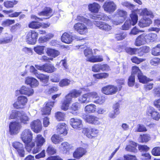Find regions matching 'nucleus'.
<instances>
[{"instance_id":"19","label":"nucleus","mask_w":160,"mask_h":160,"mask_svg":"<svg viewBox=\"0 0 160 160\" xmlns=\"http://www.w3.org/2000/svg\"><path fill=\"white\" fill-rule=\"evenodd\" d=\"M86 121L89 123L95 125H99L102 123L101 120L99 118L93 115L87 116Z\"/></svg>"},{"instance_id":"60","label":"nucleus","mask_w":160,"mask_h":160,"mask_svg":"<svg viewBox=\"0 0 160 160\" xmlns=\"http://www.w3.org/2000/svg\"><path fill=\"white\" fill-rule=\"evenodd\" d=\"M98 99H97L96 100L94 101V102L96 104H103L105 101L106 98L104 96H101L98 98Z\"/></svg>"},{"instance_id":"40","label":"nucleus","mask_w":160,"mask_h":160,"mask_svg":"<svg viewBox=\"0 0 160 160\" xmlns=\"http://www.w3.org/2000/svg\"><path fill=\"white\" fill-rule=\"evenodd\" d=\"M89 102H93L99 98L98 94L96 92H92L88 93Z\"/></svg>"},{"instance_id":"24","label":"nucleus","mask_w":160,"mask_h":160,"mask_svg":"<svg viewBox=\"0 0 160 160\" xmlns=\"http://www.w3.org/2000/svg\"><path fill=\"white\" fill-rule=\"evenodd\" d=\"M25 82L29 85L31 88H35L38 86L39 82L35 78L32 77H27L26 78Z\"/></svg>"},{"instance_id":"8","label":"nucleus","mask_w":160,"mask_h":160,"mask_svg":"<svg viewBox=\"0 0 160 160\" xmlns=\"http://www.w3.org/2000/svg\"><path fill=\"white\" fill-rule=\"evenodd\" d=\"M38 35V33L35 31H31L28 33L26 36L27 42L29 44H35L37 41Z\"/></svg>"},{"instance_id":"41","label":"nucleus","mask_w":160,"mask_h":160,"mask_svg":"<svg viewBox=\"0 0 160 160\" xmlns=\"http://www.w3.org/2000/svg\"><path fill=\"white\" fill-rule=\"evenodd\" d=\"M89 100L88 93L82 95L79 97L78 98V101L81 103L89 102Z\"/></svg>"},{"instance_id":"6","label":"nucleus","mask_w":160,"mask_h":160,"mask_svg":"<svg viewBox=\"0 0 160 160\" xmlns=\"http://www.w3.org/2000/svg\"><path fill=\"white\" fill-rule=\"evenodd\" d=\"M99 132V130L95 128H84L82 131V132L89 138L97 136Z\"/></svg>"},{"instance_id":"63","label":"nucleus","mask_w":160,"mask_h":160,"mask_svg":"<svg viewBox=\"0 0 160 160\" xmlns=\"http://www.w3.org/2000/svg\"><path fill=\"white\" fill-rule=\"evenodd\" d=\"M92 71L94 72H99L101 70L100 64H94L92 67Z\"/></svg>"},{"instance_id":"20","label":"nucleus","mask_w":160,"mask_h":160,"mask_svg":"<svg viewBox=\"0 0 160 160\" xmlns=\"http://www.w3.org/2000/svg\"><path fill=\"white\" fill-rule=\"evenodd\" d=\"M90 18L93 19H98L105 21L110 20L109 17L104 13H100L98 14H93L90 15Z\"/></svg>"},{"instance_id":"61","label":"nucleus","mask_w":160,"mask_h":160,"mask_svg":"<svg viewBox=\"0 0 160 160\" xmlns=\"http://www.w3.org/2000/svg\"><path fill=\"white\" fill-rule=\"evenodd\" d=\"M152 153L154 156H160V148L157 147L154 148L152 150Z\"/></svg>"},{"instance_id":"25","label":"nucleus","mask_w":160,"mask_h":160,"mask_svg":"<svg viewBox=\"0 0 160 160\" xmlns=\"http://www.w3.org/2000/svg\"><path fill=\"white\" fill-rule=\"evenodd\" d=\"M39 16H44L46 17L44 19H48L52 15V10L49 7H46L42 12L38 13Z\"/></svg>"},{"instance_id":"28","label":"nucleus","mask_w":160,"mask_h":160,"mask_svg":"<svg viewBox=\"0 0 160 160\" xmlns=\"http://www.w3.org/2000/svg\"><path fill=\"white\" fill-rule=\"evenodd\" d=\"M62 41L65 43H70L73 40L72 36L67 32L64 33L61 37Z\"/></svg>"},{"instance_id":"64","label":"nucleus","mask_w":160,"mask_h":160,"mask_svg":"<svg viewBox=\"0 0 160 160\" xmlns=\"http://www.w3.org/2000/svg\"><path fill=\"white\" fill-rule=\"evenodd\" d=\"M47 152L50 155L54 154L56 152V150L52 146H49L47 149Z\"/></svg>"},{"instance_id":"45","label":"nucleus","mask_w":160,"mask_h":160,"mask_svg":"<svg viewBox=\"0 0 160 160\" xmlns=\"http://www.w3.org/2000/svg\"><path fill=\"white\" fill-rule=\"evenodd\" d=\"M76 20L77 21L83 22L88 24L91 23V22L89 19L85 18L84 17L81 15H78Z\"/></svg>"},{"instance_id":"47","label":"nucleus","mask_w":160,"mask_h":160,"mask_svg":"<svg viewBox=\"0 0 160 160\" xmlns=\"http://www.w3.org/2000/svg\"><path fill=\"white\" fill-rule=\"evenodd\" d=\"M127 36V34L125 32H120L115 34V38L117 40H121L124 39Z\"/></svg>"},{"instance_id":"7","label":"nucleus","mask_w":160,"mask_h":160,"mask_svg":"<svg viewBox=\"0 0 160 160\" xmlns=\"http://www.w3.org/2000/svg\"><path fill=\"white\" fill-rule=\"evenodd\" d=\"M74 30L81 35L86 34L88 32V28L83 23L78 22L75 23L73 27Z\"/></svg>"},{"instance_id":"31","label":"nucleus","mask_w":160,"mask_h":160,"mask_svg":"<svg viewBox=\"0 0 160 160\" xmlns=\"http://www.w3.org/2000/svg\"><path fill=\"white\" fill-rule=\"evenodd\" d=\"M79 103L78 102H74L72 103L70 107V109L72 110L71 113L74 115H76L78 113V111L80 108Z\"/></svg>"},{"instance_id":"23","label":"nucleus","mask_w":160,"mask_h":160,"mask_svg":"<svg viewBox=\"0 0 160 160\" xmlns=\"http://www.w3.org/2000/svg\"><path fill=\"white\" fill-rule=\"evenodd\" d=\"M137 13L141 16H147L152 18L154 17V14L150 10L146 8L137 10Z\"/></svg>"},{"instance_id":"14","label":"nucleus","mask_w":160,"mask_h":160,"mask_svg":"<svg viewBox=\"0 0 160 160\" xmlns=\"http://www.w3.org/2000/svg\"><path fill=\"white\" fill-rule=\"evenodd\" d=\"M30 126L33 132L37 133L40 132L42 129L41 123L39 119L32 121L30 123Z\"/></svg>"},{"instance_id":"52","label":"nucleus","mask_w":160,"mask_h":160,"mask_svg":"<svg viewBox=\"0 0 160 160\" xmlns=\"http://www.w3.org/2000/svg\"><path fill=\"white\" fill-rule=\"evenodd\" d=\"M82 93V92L80 90H73L71 91L69 93L73 98H76L80 96Z\"/></svg>"},{"instance_id":"39","label":"nucleus","mask_w":160,"mask_h":160,"mask_svg":"<svg viewBox=\"0 0 160 160\" xmlns=\"http://www.w3.org/2000/svg\"><path fill=\"white\" fill-rule=\"evenodd\" d=\"M88 60L90 62H95L103 61V58L102 57L101 55L94 56L93 55L92 58L88 59Z\"/></svg>"},{"instance_id":"53","label":"nucleus","mask_w":160,"mask_h":160,"mask_svg":"<svg viewBox=\"0 0 160 160\" xmlns=\"http://www.w3.org/2000/svg\"><path fill=\"white\" fill-rule=\"evenodd\" d=\"M18 3V1L12 0V1H7L4 2V5L7 8H12Z\"/></svg>"},{"instance_id":"54","label":"nucleus","mask_w":160,"mask_h":160,"mask_svg":"<svg viewBox=\"0 0 160 160\" xmlns=\"http://www.w3.org/2000/svg\"><path fill=\"white\" fill-rule=\"evenodd\" d=\"M137 127L136 128H135V132H145L147 131L146 127L143 125L138 124L137 125Z\"/></svg>"},{"instance_id":"11","label":"nucleus","mask_w":160,"mask_h":160,"mask_svg":"<svg viewBox=\"0 0 160 160\" xmlns=\"http://www.w3.org/2000/svg\"><path fill=\"white\" fill-rule=\"evenodd\" d=\"M92 22L96 26L98 27L99 29L106 31H109L112 28L111 26L105 22L94 20L92 21Z\"/></svg>"},{"instance_id":"44","label":"nucleus","mask_w":160,"mask_h":160,"mask_svg":"<svg viewBox=\"0 0 160 160\" xmlns=\"http://www.w3.org/2000/svg\"><path fill=\"white\" fill-rule=\"evenodd\" d=\"M41 26V23L37 21H32L28 25L29 28L35 29L39 28Z\"/></svg>"},{"instance_id":"30","label":"nucleus","mask_w":160,"mask_h":160,"mask_svg":"<svg viewBox=\"0 0 160 160\" xmlns=\"http://www.w3.org/2000/svg\"><path fill=\"white\" fill-rule=\"evenodd\" d=\"M88 8L89 10L92 12L97 13L98 12L101 6L98 3L94 2L89 4Z\"/></svg>"},{"instance_id":"27","label":"nucleus","mask_w":160,"mask_h":160,"mask_svg":"<svg viewBox=\"0 0 160 160\" xmlns=\"http://www.w3.org/2000/svg\"><path fill=\"white\" fill-rule=\"evenodd\" d=\"M22 112L13 110L11 111L9 117V119H18L22 115Z\"/></svg>"},{"instance_id":"37","label":"nucleus","mask_w":160,"mask_h":160,"mask_svg":"<svg viewBox=\"0 0 160 160\" xmlns=\"http://www.w3.org/2000/svg\"><path fill=\"white\" fill-rule=\"evenodd\" d=\"M13 36L11 34H7L3 38L0 39V44L11 42L12 40Z\"/></svg>"},{"instance_id":"3","label":"nucleus","mask_w":160,"mask_h":160,"mask_svg":"<svg viewBox=\"0 0 160 160\" xmlns=\"http://www.w3.org/2000/svg\"><path fill=\"white\" fill-rule=\"evenodd\" d=\"M35 142L36 143V146H34V147L32 151L33 154L38 153L41 150V147L45 142V140L41 135L39 134L36 138Z\"/></svg>"},{"instance_id":"12","label":"nucleus","mask_w":160,"mask_h":160,"mask_svg":"<svg viewBox=\"0 0 160 160\" xmlns=\"http://www.w3.org/2000/svg\"><path fill=\"white\" fill-rule=\"evenodd\" d=\"M13 147L16 149L18 155L22 157H24L25 151L23 144L19 142H15L12 143Z\"/></svg>"},{"instance_id":"36","label":"nucleus","mask_w":160,"mask_h":160,"mask_svg":"<svg viewBox=\"0 0 160 160\" xmlns=\"http://www.w3.org/2000/svg\"><path fill=\"white\" fill-rule=\"evenodd\" d=\"M146 36L147 43L153 42L157 39V35L155 33H146Z\"/></svg>"},{"instance_id":"26","label":"nucleus","mask_w":160,"mask_h":160,"mask_svg":"<svg viewBox=\"0 0 160 160\" xmlns=\"http://www.w3.org/2000/svg\"><path fill=\"white\" fill-rule=\"evenodd\" d=\"M151 23L152 21L150 19L145 17L140 20L138 25L141 28H144L149 26Z\"/></svg>"},{"instance_id":"29","label":"nucleus","mask_w":160,"mask_h":160,"mask_svg":"<svg viewBox=\"0 0 160 160\" xmlns=\"http://www.w3.org/2000/svg\"><path fill=\"white\" fill-rule=\"evenodd\" d=\"M137 143L133 141L131 142V145H127L125 148L126 150L128 152H136L138 150L136 148Z\"/></svg>"},{"instance_id":"15","label":"nucleus","mask_w":160,"mask_h":160,"mask_svg":"<svg viewBox=\"0 0 160 160\" xmlns=\"http://www.w3.org/2000/svg\"><path fill=\"white\" fill-rule=\"evenodd\" d=\"M146 33H144L138 36L136 38L134 44L136 46H140L147 43Z\"/></svg>"},{"instance_id":"1","label":"nucleus","mask_w":160,"mask_h":160,"mask_svg":"<svg viewBox=\"0 0 160 160\" xmlns=\"http://www.w3.org/2000/svg\"><path fill=\"white\" fill-rule=\"evenodd\" d=\"M20 138L26 145V148L28 151L30 152L31 149L35 146L34 142H31L32 134L31 130L26 129L23 131L21 134Z\"/></svg>"},{"instance_id":"59","label":"nucleus","mask_w":160,"mask_h":160,"mask_svg":"<svg viewBox=\"0 0 160 160\" xmlns=\"http://www.w3.org/2000/svg\"><path fill=\"white\" fill-rule=\"evenodd\" d=\"M70 83V81L68 79H65L61 80L59 83V85L61 87H63L68 85Z\"/></svg>"},{"instance_id":"17","label":"nucleus","mask_w":160,"mask_h":160,"mask_svg":"<svg viewBox=\"0 0 160 160\" xmlns=\"http://www.w3.org/2000/svg\"><path fill=\"white\" fill-rule=\"evenodd\" d=\"M67 125L64 123H59L57 126V132L59 134L66 135L68 133Z\"/></svg>"},{"instance_id":"50","label":"nucleus","mask_w":160,"mask_h":160,"mask_svg":"<svg viewBox=\"0 0 160 160\" xmlns=\"http://www.w3.org/2000/svg\"><path fill=\"white\" fill-rule=\"evenodd\" d=\"M150 139V136L148 134H143L140 135L139 139L141 142H147L149 141Z\"/></svg>"},{"instance_id":"62","label":"nucleus","mask_w":160,"mask_h":160,"mask_svg":"<svg viewBox=\"0 0 160 160\" xmlns=\"http://www.w3.org/2000/svg\"><path fill=\"white\" fill-rule=\"evenodd\" d=\"M72 98L70 94L69 93L66 95L63 101L70 104L72 102Z\"/></svg>"},{"instance_id":"43","label":"nucleus","mask_w":160,"mask_h":160,"mask_svg":"<svg viewBox=\"0 0 160 160\" xmlns=\"http://www.w3.org/2000/svg\"><path fill=\"white\" fill-rule=\"evenodd\" d=\"M52 142L55 144H58L63 141V139L60 137L59 135L54 134L51 137Z\"/></svg>"},{"instance_id":"38","label":"nucleus","mask_w":160,"mask_h":160,"mask_svg":"<svg viewBox=\"0 0 160 160\" xmlns=\"http://www.w3.org/2000/svg\"><path fill=\"white\" fill-rule=\"evenodd\" d=\"M96 106L94 104L87 105L84 108V111L88 113H94L96 111Z\"/></svg>"},{"instance_id":"56","label":"nucleus","mask_w":160,"mask_h":160,"mask_svg":"<svg viewBox=\"0 0 160 160\" xmlns=\"http://www.w3.org/2000/svg\"><path fill=\"white\" fill-rule=\"evenodd\" d=\"M117 14L119 16L122 18V21H124L127 15V12L125 11L118 9L117 11Z\"/></svg>"},{"instance_id":"55","label":"nucleus","mask_w":160,"mask_h":160,"mask_svg":"<svg viewBox=\"0 0 160 160\" xmlns=\"http://www.w3.org/2000/svg\"><path fill=\"white\" fill-rule=\"evenodd\" d=\"M57 119L58 121H63L65 119V114L60 112H57L55 114Z\"/></svg>"},{"instance_id":"18","label":"nucleus","mask_w":160,"mask_h":160,"mask_svg":"<svg viewBox=\"0 0 160 160\" xmlns=\"http://www.w3.org/2000/svg\"><path fill=\"white\" fill-rule=\"evenodd\" d=\"M70 124L72 128L78 130L82 127L81 120L77 118H72L70 120Z\"/></svg>"},{"instance_id":"32","label":"nucleus","mask_w":160,"mask_h":160,"mask_svg":"<svg viewBox=\"0 0 160 160\" xmlns=\"http://www.w3.org/2000/svg\"><path fill=\"white\" fill-rule=\"evenodd\" d=\"M46 53L48 56L56 58L60 54V52L54 49L48 48L47 49Z\"/></svg>"},{"instance_id":"51","label":"nucleus","mask_w":160,"mask_h":160,"mask_svg":"<svg viewBox=\"0 0 160 160\" xmlns=\"http://www.w3.org/2000/svg\"><path fill=\"white\" fill-rule=\"evenodd\" d=\"M151 53L152 55L154 56L160 55V44L153 48L152 50Z\"/></svg>"},{"instance_id":"48","label":"nucleus","mask_w":160,"mask_h":160,"mask_svg":"<svg viewBox=\"0 0 160 160\" xmlns=\"http://www.w3.org/2000/svg\"><path fill=\"white\" fill-rule=\"evenodd\" d=\"M45 47V46H38L34 48V50L37 54L41 55L44 53Z\"/></svg>"},{"instance_id":"10","label":"nucleus","mask_w":160,"mask_h":160,"mask_svg":"<svg viewBox=\"0 0 160 160\" xmlns=\"http://www.w3.org/2000/svg\"><path fill=\"white\" fill-rule=\"evenodd\" d=\"M28 99L27 97L23 96H19L17 98V101L13 104V107L15 108H21L27 103Z\"/></svg>"},{"instance_id":"49","label":"nucleus","mask_w":160,"mask_h":160,"mask_svg":"<svg viewBox=\"0 0 160 160\" xmlns=\"http://www.w3.org/2000/svg\"><path fill=\"white\" fill-rule=\"evenodd\" d=\"M84 53L85 56L87 58L86 60L87 61H88V59L92 58L93 55L92 49L89 48L85 49L84 51Z\"/></svg>"},{"instance_id":"5","label":"nucleus","mask_w":160,"mask_h":160,"mask_svg":"<svg viewBox=\"0 0 160 160\" xmlns=\"http://www.w3.org/2000/svg\"><path fill=\"white\" fill-rule=\"evenodd\" d=\"M102 8L106 12L111 13L113 12L117 9V5L112 1H107L102 6Z\"/></svg>"},{"instance_id":"2","label":"nucleus","mask_w":160,"mask_h":160,"mask_svg":"<svg viewBox=\"0 0 160 160\" xmlns=\"http://www.w3.org/2000/svg\"><path fill=\"white\" fill-rule=\"evenodd\" d=\"M131 21H126L124 24L122 26V29L123 30H128L131 25L134 26L137 22L138 16L134 12H132L130 15Z\"/></svg>"},{"instance_id":"13","label":"nucleus","mask_w":160,"mask_h":160,"mask_svg":"<svg viewBox=\"0 0 160 160\" xmlns=\"http://www.w3.org/2000/svg\"><path fill=\"white\" fill-rule=\"evenodd\" d=\"M118 91V88L112 85H107L102 88V92L106 95H112Z\"/></svg>"},{"instance_id":"46","label":"nucleus","mask_w":160,"mask_h":160,"mask_svg":"<svg viewBox=\"0 0 160 160\" xmlns=\"http://www.w3.org/2000/svg\"><path fill=\"white\" fill-rule=\"evenodd\" d=\"M108 76V73L106 72L98 73L93 75V77L98 79L106 78H107Z\"/></svg>"},{"instance_id":"4","label":"nucleus","mask_w":160,"mask_h":160,"mask_svg":"<svg viewBox=\"0 0 160 160\" xmlns=\"http://www.w3.org/2000/svg\"><path fill=\"white\" fill-rule=\"evenodd\" d=\"M21 127V125L18 122H10L9 126L10 134L12 135L17 134L19 132Z\"/></svg>"},{"instance_id":"58","label":"nucleus","mask_w":160,"mask_h":160,"mask_svg":"<svg viewBox=\"0 0 160 160\" xmlns=\"http://www.w3.org/2000/svg\"><path fill=\"white\" fill-rule=\"evenodd\" d=\"M14 23L15 21L14 20L7 19L2 22V25L3 27H6L12 25Z\"/></svg>"},{"instance_id":"57","label":"nucleus","mask_w":160,"mask_h":160,"mask_svg":"<svg viewBox=\"0 0 160 160\" xmlns=\"http://www.w3.org/2000/svg\"><path fill=\"white\" fill-rule=\"evenodd\" d=\"M121 4L123 6L131 10L133 9L135 7V6L134 5L130 3L127 1L122 2Z\"/></svg>"},{"instance_id":"9","label":"nucleus","mask_w":160,"mask_h":160,"mask_svg":"<svg viewBox=\"0 0 160 160\" xmlns=\"http://www.w3.org/2000/svg\"><path fill=\"white\" fill-rule=\"evenodd\" d=\"M141 72L139 68L136 66H134L132 67V74L128 78V85L130 87L133 86L135 81V75L139 74Z\"/></svg>"},{"instance_id":"34","label":"nucleus","mask_w":160,"mask_h":160,"mask_svg":"<svg viewBox=\"0 0 160 160\" xmlns=\"http://www.w3.org/2000/svg\"><path fill=\"white\" fill-rule=\"evenodd\" d=\"M56 68L52 64H44L43 71L46 72L52 73L56 71Z\"/></svg>"},{"instance_id":"35","label":"nucleus","mask_w":160,"mask_h":160,"mask_svg":"<svg viewBox=\"0 0 160 160\" xmlns=\"http://www.w3.org/2000/svg\"><path fill=\"white\" fill-rule=\"evenodd\" d=\"M20 122L22 124L27 125L29 124L30 118L26 114L23 113L22 112V115L19 118Z\"/></svg>"},{"instance_id":"16","label":"nucleus","mask_w":160,"mask_h":160,"mask_svg":"<svg viewBox=\"0 0 160 160\" xmlns=\"http://www.w3.org/2000/svg\"><path fill=\"white\" fill-rule=\"evenodd\" d=\"M25 94L28 96L32 95L33 93V89L30 88H28L25 86H22L19 90H17L16 94L18 93Z\"/></svg>"},{"instance_id":"22","label":"nucleus","mask_w":160,"mask_h":160,"mask_svg":"<svg viewBox=\"0 0 160 160\" xmlns=\"http://www.w3.org/2000/svg\"><path fill=\"white\" fill-rule=\"evenodd\" d=\"M87 151L85 149L82 148H77L73 153V157L77 159H79L85 154Z\"/></svg>"},{"instance_id":"33","label":"nucleus","mask_w":160,"mask_h":160,"mask_svg":"<svg viewBox=\"0 0 160 160\" xmlns=\"http://www.w3.org/2000/svg\"><path fill=\"white\" fill-rule=\"evenodd\" d=\"M36 76L37 78L39 79L41 82L44 83L43 85L46 86L48 85L47 83L48 82L49 79V77L48 76L43 74L38 73L36 74Z\"/></svg>"},{"instance_id":"21","label":"nucleus","mask_w":160,"mask_h":160,"mask_svg":"<svg viewBox=\"0 0 160 160\" xmlns=\"http://www.w3.org/2000/svg\"><path fill=\"white\" fill-rule=\"evenodd\" d=\"M54 102H49L45 106L42 108L41 111L42 115H49L51 112V108L54 105Z\"/></svg>"},{"instance_id":"42","label":"nucleus","mask_w":160,"mask_h":160,"mask_svg":"<svg viewBox=\"0 0 160 160\" xmlns=\"http://www.w3.org/2000/svg\"><path fill=\"white\" fill-rule=\"evenodd\" d=\"M138 77L139 81L142 83H144L152 81V79L148 78L146 76L143 75L142 72L138 75Z\"/></svg>"}]
</instances>
